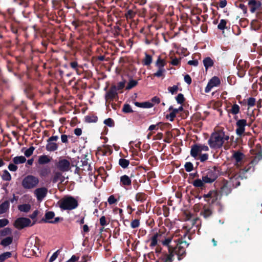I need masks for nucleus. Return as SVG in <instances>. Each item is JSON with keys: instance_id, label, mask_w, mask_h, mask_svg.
Wrapping results in <instances>:
<instances>
[{"instance_id": "nucleus-1", "label": "nucleus", "mask_w": 262, "mask_h": 262, "mask_svg": "<svg viewBox=\"0 0 262 262\" xmlns=\"http://www.w3.org/2000/svg\"><path fill=\"white\" fill-rule=\"evenodd\" d=\"M229 139V136L225 134L224 129L217 128L211 134L208 143L211 148L219 149L223 146L225 142Z\"/></svg>"}, {"instance_id": "nucleus-2", "label": "nucleus", "mask_w": 262, "mask_h": 262, "mask_svg": "<svg viewBox=\"0 0 262 262\" xmlns=\"http://www.w3.org/2000/svg\"><path fill=\"white\" fill-rule=\"evenodd\" d=\"M58 204L62 210H72L78 206L77 201L72 196H66L61 199Z\"/></svg>"}, {"instance_id": "nucleus-3", "label": "nucleus", "mask_w": 262, "mask_h": 262, "mask_svg": "<svg viewBox=\"0 0 262 262\" xmlns=\"http://www.w3.org/2000/svg\"><path fill=\"white\" fill-rule=\"evenodd\" d=\"M39 179L33 175H28L22 180L21 185L25 189H32L39 184Z\"/></svg>"}, {"instance_id": "nucleus-4", "label": "nucleus", "mask_w": 262, "mask_h": 262, "mask_svg": "<svg viewBox=\"0 0 262 262\" xmlns=\"http://www.w3.org/2000/svg\"><path fill=\"white\" fill-rule=\"evenodd\" d=\"M209 150V147L207 145L203 144H195L191 146L190 155L195 159L202 155V151H207Z\"/></svg>"}, {"instance_id": "nucleus-5", "label": "nucleus", "mask_w": 262, "mask_h": 262, "mask_svg": "<svg viewBox=\"0 0 262 262\" xmlns=\"http://www.w3.org/2000/svg\"><path fill=\"white\" fill-rule=\"evenodd\" d=\"M218 176L217 171L213 168L209 169L203 174L202 179L205 183H211L214 182Z\"/></svg>"}, {"instance_id": "nucleus-6", "label": "nucleus", "mask_w": 262, "mask_h": 262, "mask_svg": "<svg viewBox=\"0 0 262 262\" xmlns=\"http://www.w3.org/2000/svg\"><path fill=\"white\" fill-rule=\"evenodd\" d=\"M34 224V222L32 223L28 218L19 217L15 221L14 225L17 229H21L27 227L32 226Z\"/></svg>"}, {"instance_id": "nucleus-7", "label": "nucleus", "mask_w": 262, "mask_h": 262, "mask_svg": "<svg viewBox=\"0 0 262 262\" xmlns=\"http://www.w3.org/2000/svg\"><path fill=\"white\" fill-rule=\"evenodd\" d=\"M39 249L36 245L35 243L33 244L32 242L28 243L24 251L25 256L27 257H31L36 255Z\"/></svg>"}, {"instance_id": "nucleus-8", "label": "nucleus", "mask_w": 262, "mask_h": 262, "mask_svg": "<svg viewBox=\"0 0 262 262\" xmlns=\"http://www.w3.org/2000/svg\"><path fill=\"white\" fill-rule=\"evenodd\" d=\"M247 124V120L245 119H239L237 121L235 132L237 136H242L244 134Z\"/></svg>"}, {"instance_id": "nucleus-9", "label": "nucleus", "mask_w": 262, "mask_h": 262, "mask_svg": "<svg viewBox=\"0 0 262 262\" xmlns=\"http://www.w3.org/2000/svg\"><path fill=\"white\" fill-rule=\"evenodd\" d=\"M221 84L220 78L216 76L213 77L208 82L205 89V93H209L214 87L219 86Z\"/></svg>"}, {"instance_id": "nucleus-10", "label": "nucleus", "mask_w": 262, "mask_h": 262, "mask_svg": "<svg viewBox=\"0 0 262 262\" xmlns=\"http://www.w3.org/2000/svg\"><path fill=\"white\" fill-rule=\"evenodd\" d=\"M48 193V189L46 187H40L36 189L34 194L38 202H41L46 196Z\"/></svg>"}, {"instance_id": "nucleus-11", "label": "nucleus", "mask_w": 262, "mask_h": 262, "mask_svg": "<svg viewBox=\"0 0 262 262\" xmlns=\"http://www.w3.org/2000/svg\"><path fill=\"white\" fill-rule=\"evenodd\" d=\"M244 155L239 151L235 152L233 155V158L235 160V165L237 167H240L243 164Z\"/></svg>"}, {"instance_id": "nucleus-12", "label": "nucleus", "mask_w": 262, "mask_h": 262, "mask_svg": "<svg viewBox=\"0 0 262 262\" xmlns=\"http://www.w3.org/2000/svg\"><path fill=\"white\" fill-rule=\"evenodd\" d=\"M57 167L62 171H67L70 169V162L66 159L60 160L57 164Z\"/></svg>"}, {"instance_id": "nucleus-13", "label": "nucleus", "mask_w": 262, "mask_h": 262, "mask_svg": "<svg viewBox=\"0 0 262 262\" xmlns=\"http://www.w3.org/2000/svg\"><path fill=\"white\" fill-rule=\"evenodd\" d=\"M248 5L249 7L250 12L253 13L261 7V3L259 1L249 0Z\"/></svg>"}, {"instance_id": "nucleus-14", "label": "nucleus", "mask_w": 262, "mask_h": 262, "mask_svg": "<svg viewBox=\"0 0 262 262\" xmlns=\"http://www.w3.org/2000/svg\"><path fill=\"white\" fill-rule=\"evenodd\" d=\"M131 183L132 180L128 176L123 175L120 177V185L121 186H128L131 185Z\"/></svg>"}, {"instance_id": "nucleus-15", "label": "nucleus", "mask_w": 262, "mask_h": 262, "mask_svg": "<svg viewBox=\"0 0 262 262\" xmlns=\"http://www.w3.org/2000/svg\"><path fill=\"white\" fill-rule=\"evenodd\" d=\"M58 145L54 142H51L47 140V143L46 148L48 151H54L58 149Z\"/></svg>"}, {"instance_id": "nucleus-16", "label": "nucleus", "mask_w": 262, "mask_h": 262, "mask_svg": "<svg viewBox=\"0 0 262 262\" xmlns=\"http://www.w3.org/2000/svg\"><path fill=\"white\" fill-rule=\"evenodd\" d=\"M51 158L47 155H41L38 157V163L40 164H46L50 162Z\"/></svg>"}, {"instance_id": "nucleus-17", "label": "nucleus", "mask_w": 262, "mask_h": 262, "mask_svg": "<svg viewBox=\"0 0 262 262\" xmlns=\"http://www.w3.org/2000/svg\"><path fill=\"white\" fill-rule=\"evenodd\" d=\"M117 95V93L116 91V88L111 89L106 94L105 99L106 101L109 100H112L116 97Z\"/></svg>"}, {"instance_id": "nucleus-18", "label": "nucleus", "mask_w": 262, "mask_h": 262, "mask_svg": "<svg viewBox=\"0 0 262 262\" xmlns=\"http://www.w3.org/2000/svg\"><path fill=\"white\" fill-rule=\"evenodd\" d=\"M228 113L229 114H232L233 115H237L239 113L240 106L236 103L233 104L231 105V108L228 110Z\"/></svg>"}, {"instance_id": "nucleus-19", "label": "nucleus", "mask_w": 262, "mask_h": 262, "mask_svg": "<svg viewBox=\"0 0 262 262\" xmlns=\"http://www.w3.org/2000/svg\"><path fill=\"white\" fill-rule=\"evenodd\" d=\"M169 111L170 113L169 115H167L166 118L168 119L170 121H172L174 118L176 117L177 114L179 113L176 108H173L172 106H170L169 108Z\"/></svg>"}, {"instance_id": "nucleus-20", "label": "nucleus", "mask_w": 262, "mask_h": 262, "mask_svg": "<svg viewBox=\"0 0 262 262\" xmlns=\"http://www.w3.org/2000/svg\"><path fill=\"white\" fill-rule=\"evenodd\" d=\"M10 203L8 201H6L0 205V214L6 212L9 208Z\"/></svg>"}, {"instance_id": "nucleus-21", "label": "nucleus", "mask_w": 262, "mask_h": 262, "mask_svg": "<svg viewBox=\"0 0 262 262\" xmlns=\"http://www.w3.org/2000/svg\"><path fill=\"white\" fill-rule=\"evenodd\" d=\"M26 158L23 156H16L13 159V162L15 164L24 163L26 161Z\"/></svg>"}, {"instance_id": "nucleus-22", "label": "nucleus", "mask_w": 262, "mask_h": 262, "mask_svg": "<svg viewBox=\"0 0 262 262\" xmlns=\"http://www.w3.org/2000/svg\"><path fill=\"white\" fill-rule=\"evenodd\" d=\"M18 209L21 212H28L31 209V205L29 204L19 205L18 206Z\"/></svg>"}, {"instance_id": "nucleus-23", "label": "nucleus", "mask_w": 262, "mask_h": 262, "mask_svg": "<svg viewBox=\"0 0 262 262\" xmlns=\"http://www.w3.org/2000/svg\"><path fill=\"white\" fill-rule=\"evenodd\" d=\"M203 63L206 69L207 70L213 66V61L210 58L206 57L203 60Z\"/></svg>"}, {"instance_id": "nucleus-24", "label": "nucleus", "mask_w": 262, "mask_h": 262, "mask_svg": "<svg viewBox=\"0 0 262 262\" xmlns=\"http://www.w3.org/2000/svg\"><path fill=\"white\" fill-rule=\"evenodd\" d=\"M166 65V61L164 59L159 57L156 61V66L158 69H164V67Z\"/></svg>"}, {"instance_id": "nucleus-25", "label": "nucleus", "mask_w": 262, "mask_h": 262, "mask_svg": "<svg viewBox=\"0 0 262 262\" xmlns=\"http://www.w3.org/2000/svg\"><path fill=\"white\" fill-rule=\"evenodd\" d=\"M204 197L211 199V202L213 203L216 199L217 193L215 191H210L208 194H205Z\"/></svg>"}, {"instance_id": "nucleus-26", "label": "nucleus", "mask_w": 262, "mask_h": 262, "mask_svg": "<svg viewBox=\"0 0 262 262\" xmlns=\"http://www.w3.org/2000/svg\"><path fill=\"white\" fill-rule=\"evenodd\" d=\"M50 173V169L48 167H44L39 171V176L42 178H45L47 177Z\"/></svg>"}, {"instance_id": "nucleus-27", "label": "nucleus", "mask_w": 262, "mask_h": 262, "mask_svg": "<svg viewBox=\"0 0 262 262\" xmlns=\"http://www.w3.org/2000/svg\"><path fill=\"white\" fill-rule=\"evenodd\" d=\"M13 238L12 237L9 236L5 238L1 241V245L3 246H7L10 245L12 242Z\"/></svg>"}, {"instance_id": "nucleus-28", "label": "nucleus", "mask_w": 262, "mask_h": 262, "mask_svg": "<svg viewBox=\"0 0 262 262\" xmlns=\"http://www.w3.org/2000/svg\"><path fill=\"white\" fill-rule=\"evenodd\" d=\"M12 255L10 252H6L0 255V262H4L6 259L10 258Z\"/></svg>"}, {"instance_id": "nucleus-29", "label": "nucleus", "mask_w": 262, "mask_h": 262, "mask_svg": "<svg viewBox=\"0 0 262 262\" xmlns=\"http://www.w3.org/2000/svg\"><path fill=\"white\" fill-rule=\"evenodd\" d=\"M55 216V214L52 211H49L46 212L45 214V219L46 221L47 222L50 223V222L53 220V219L54 218Z\"/></svg>"}, {"instance_id": "nucleus-30", "label": "nucleus", "mask_w": 262, "mask_h": 262, "mask_svg": "<svg viewBox=\"0 0 262 262\" xmlns=\"http://www.w3.org/2000/svg\"><path fill=\"white\" fill-rule=\"evenodd\" d=\"M2 177L4 181H9L11 180V174L7 170H5L3 171Z\"/></svg>"}, {"instance_id": "nucleus-31", "label": "nucleus", "mask_w": 262, "mask_h": 262, "mask_svg": "<svg viewBox=\"0 0 262 262\" xmlns=\"http://www.w3.org/2000/svg\"><path fill=\"white\" fill-rule=\"evenodd\" d=\"M251 25L253 30H257L260 28L261 25L258 20L254 19L251 21Z\"/></svg>"}, {"instance_id": "nucleus-32", "label": "nucleus", "mask_w": 262, "mask_h": 262, "mask_svg": "<svg viewBox=\"0 0 262 262\" xmlns=\"http://www.w3.org/2000/svg\"><path fill=\"white\" fill-rule=\"evenodd\" d=\"M227 24V20L225 19H221L217 25V28L219 30L224 31L225 28H226V25Z\"/></svg>"}, {"instance_id": "nucleus-33", "label": "nucleus", "mask_w": 262, "mask_h": 262, "mask_svg": "<svg viewBox=\"0 0 262 262\" xmlns=\"http://www.w3.org/2000/svg\"><path fill=\"white\" fill-rule=\"evenodd\" d=\"M161 235L156 233L151 238V243L150 246L151 247H154L156 245H157L158 243V239L159 236H160Z\"/></svg>"}, {"instance_id": "nucleus-34", "label": "nucleus", "mask_w": 262, "mask_h": 262, "mask_svg": "<svg viewBox=\"0 0 262 262\" xmlns=\"http://www.w3.org/2000/svg\"><path fill=\"white\" fill-rule=\"evenodd\" d=\"M205 183L203 181V179H196L193 182V185L196 187H202L204 186V184Z\"/></svg>"}, {"instance_id": "nucleus-35", "label": "nucleus", "mask_w": 262, "mask_h": 262, "mask_svg": "<svg viewBox=\"0 0 262 262\" xmlns=\"http://www.w3.org/2000/svg\"><path fill=\"white\" fill-rule=\"evenodd\" d=\"M138 84V81L137 80H134V79H130L126 87V89L127 90H130L131 89H132L133 88L136 86Z\"/></svg>"}, {"instance_id": "nucleus-36", "label": "nucleus", "mask_w": 262, "mask_h": 262, "mask_svg": "<svg viewBox=\"0 0 262 262\" xmlns=\"http://www.w3.org/2000/svg\"><path fill=\"white\" fill-rule=\"evenodd\" d=\"M119 164L122 168H125L128 166L129 162L128 160L120 159L119 161Z\"/></svg>"}, {"instance_id": "nucleus-37", "label": "nucleus", "mask_w": 262, "mask_h": 262, "mask_svg": "<svg viewBox=\"0 0 262 262\" xmlns=\"http://www.w3.org/2000/svg\"><path fill=\"white\" fill-rule=\"evenodd\" d=\"M152 62V57L150 55L145 54V58L143 60V63L144 65L148 66L151 64Z\"/></svg>"}, {"instance_id": "nucleus-38", "label": "nucleus", "mask_w": 262, "mask_h": 262, "mask_svg": "<svg viewBox=\"0 0 262 262\" xmlns=\"http://www.w3.org/2000/svg\"><path fill=\"white\" fill-rule=\"evenodd\" d=\"M35 150V148L33 146H31L29 148L27 149L24 151V155L27 157H30L33 153Z\"/></svg>"}, {"instance_id": "nucleus-39", "label": "nucleus", "mask_w": 262, "mask_h": 262, "mask_svg": "<svg viewBox=\"0 0 262 262\" xmlns=\"http://www.w3.org/2000/svg\"><path fill=\"white\" fill-rule=\"evenodd\" d=\"M230 186V182H226L222 187L221 189L223 193H228L230 191V188H228Z\"/></svg>"}, {"instance_id": "nucleus-40", "label": "nucleus", "mask_w": 262, "mask_h": 262, "mask_svg": "<svg viewBox=\"0 0 262 262\" xmlns=\"http://www.w3.org/2000/svg\"><path fill=\"white\" fill-rule=\"evenodd\" d=\"M165 72L164 69H158L157 72L154 73V76L157 77H162L164 76Z\"/></svg>"}, {"instance_id": "nucleus-41", "label": "nucleus", "mask_w": 262, "mask_h": 262, "mask_svg": "<svg viewBox=\"0 0 262 262\" xmlns=\"http://www.w3.org/2000/svg\"><path fill=\"white\" fill-rule=\"evenodd\" d=\"M136 200L137 201H143L145 200V195L142 193H138L136 196Z\"/></svg>"}, {"instance_id": "nucleus-42", "label": "nucleus", "mask_w": 262, "mask_h": 262, "mask_svg": "<svg viewBox=\"0 0 262 262\" xmlns=\"http://www.w3.org/2000/svg\"><path fill=\"white\" fill-rule=\"evenodd\" d=\"M261 158H262V154H261V152L260 150L255 154V156L254 159L253 161V162H258L259 160H260L261 159Z\"/></svg>"}, {"instance_id": "nucleus-43", "label": "nucleus", "mask_w": 262, "mask_h": 262, "mask_svg": "<svg viewBox=\"0 0 262 262\" xmlns=\"http://www.w3.org/2000/svg\"><path fill=\"white\" fill-rule=\"evenodd\" d=\"M107 202L110 205L114 204L117 203V200L115 198L113 195H111L109 196L107 200Z\"/></svg>"}, {"instance_id": "nucleus-44", "label": "nucleus", "mask_w": 262, "mask_h": 262, "mask_svg": "<svg viewBox=\"0 0 262 262\" xmlns=\"http://www.w3.org/2000/svg\"><path fill=\"white\" fill-rule=\"evenodd\" d=\"M123 111L126 113H129L133 112V110L129 104H125L123 107Z\"/></svg>"}, {"instance_id": "nucleus-45", "label": "nucleus", "mask_w": 262, "mask_h": 262, "mask_svg": "<svg viewBox=\"0 0 262 262\" xmlns=\"http://www.w3.org/2000/svg\"><path fill=\"white\" fill-rule=\"evenodd\" d=\"M176 100L179 104H182L184 101V97L183 94H179L176 97Z\"/></svg>"}, {"instance_id": "nucleus-46", "label": "nucleus", "mask_w": 262, "mask_h": 262, "mask_svg": "<svg viewBox=\"0 0 262 262\" xmlns=\"http://www.w3.org/2000/svg\"><path fill=\"white\" fill-rule=\"evenodd\" d=\"M193 167V164L190 162H187L185 165V169L188 172L192 171Z\"/></svg>"}, {"instance_id": "nucleus-47", "label": "nucleus", "mask_w": 262, "mask_h": 262, "mask_svg": "<svg viewBox=\"0 0 262 262\" xmlns=\"http://www.w3.org/2000/svg\"><path fill=\"white\" fill-rule=\"evenodd\" d=\"M255 98L251 97L248 99L247 104L249 107L253 106L255 105Z\"/></svg>"}, {"instance_id": "nucleus-48", "label": "nucleus", "mask_w": 262, "mask_h": 262, "mask_svg": "<svg viewBox=\"0 0 262 262\" xmlns=\"http://www.w3.org/2000/svg\"><path fill=\"white\" fill-rule=\"evenodd\" d=\"M140 222L138 220H133L130 224V226L133 228H136L139 226Z\"/></svg>"}, {"instance_id": "nucleus-49", "label": "nucleus", "mask_w": 262, "mask_h": 262, "mask_svg": "<svg viewBox=\"0 0 262 262\" xmlns=\"http://www.w3.org/2000/svg\"><path fill=\"white\" fill-rule=\"evenodd\" d=\"M59 255V252L58 250L55 252L50 257L49 259V262H53L58 257Z\"/></svg>"}, {"instance_id": "nucleus-50", "label": "nucleus", "mask_w": 262, "mask_h": 262, "mask_svg": "<svg viewBox=\"0 0 262 262\" xmlns=\"http://www.w3.org/2000/svg\"><path fill=\"white\" fill-rule=\"evenodd\" d=\"M208 158V155L207 154H203L201 155L198 159H199L201 162L206 161Z\"/></svg>"}, {"instance_id": "nucleus-51", "label": "nucleus", "mask_w": 262, "mask_h": 262, "mask_svg": "<svg viewBox=\"0 0 262 262\" xmlns=\"http://www.w3.org/2000/svg\"><path fill=\"white\" fill-rule=\"evenodd\" d=\"M178 90V87L177 85H173L168 88V91L172 94L176 93Z\"/></svg>"}, {"instance_id": "nucleus-52", "label": "nucleus", "mask_w": 262, "mask_h": 262, "mask_svg": "<svg viewBox=\"0 0 262 262\" xmlns=\"http://www.w3.org/2000/svg\"><path fill=\"white\" fill-rule=\"evenodd\" d=\"M9 223V221L7 219H4L0 220V228L4 227L7 225Z\"/></svg>"}, {"instance_id": "nucleus-53", "label": "nucleus", "mask_w": 262, "mask_h": 262, "mask_svg": "<svg viewBox=\"0 0 262 262\" xmlns=\"http://www.w3.org/2000/svg\"><path fill=\"white\" fill-rule=\"evenodd\" d=\"M8 169L11 171H16L17 169V166L14 163H10L8 166Z\"/></svg>"}, {"instance_id": "nucleus-54", "label": "nucleus", "mask_w": 262, "mask_h": 262, "mask_svg": "<svg viewBox=\"0 0 262 262\" xmlns=\"http://www.w3.org/2000/svg\"><path fill=\"white\" fill-rule=\"evenodd\" d=\"M135 13L133 11L129 10L127 11L126 14H125V16L127 18H132L135 16Z\"/></svg>"}, {"instance_id": "nucleus-55", "label": "nucleus", "mask_w": 262, "mask_h": 262, "mask_svg": "<svg viewBox=\"0 0 262 262\" xmlns=\"http://www.w3.org/2000/svg\"><path fill=\"white\" fill-rule=\"evenodd\" d=\"M105 124L107 125L108 126H112L114 124V122L113 120L111 118H108L105 119L104 121Z\"/></svg>"}, {"instance_id": "nucleus-56", "label": "nucleus", "mask_w": 262, "mask_h": 262, "mask_svg": "<svg viewBox=\"0 0 262 262\" xmlns=\"http://www.w3.org/2000/svg\"><path fill=\"white\" fill-rule=\"evenodd\" d=\"M61 176V174L60 172H55L54 174V177H53V182L54 183L57 182L58 179L60 178Z\"/></svg>"}, {"instance_id": "nucleus-57", "label": "nucleus", "mask_w": 262, "mask_h": 262, "mask_svg": "<svg viewBox=\"0 0 262 262\" xmlns=\"http://www.w3.org/2000/svg\"><path fill=\"white\" fill-rule=\"evenodd\" d=\"M11 233V230L9 228H5L2 232V235H9Z\"/></svg>"}, {"instance_id": "nucleus-58", "label": "nucleus", "mask_w": 262, "mask_h": 262, "mask_svg": "<svg viewBox=\"0 0 262 262\" xmlns=\"http://www.w3.org/2000/svg\"><path fill=\"white\" fill-rule=\"evenodd\" d=\"M125 84V81H122L119 82L118 83V85L117 86V89L118 90L122 89L124 87Z\"/></svg>"}, {"instance_id": "nucleus-59", "label": "nucleus", "mask_w": 262, "mask_h": 262, "mask_svg": "<svg viewBox=\"0 0 262 262\" xmlns=\"http://www.w3.org/2000/svg\"><path fill=\"white\" fill-rule=\"evenodd\" d=\"M172 255L171 254L165 255L163 260L164 262H171Z\"/></svg>"}, {"instance_id": "nucleus-60", "label": "nucleus", "mask_w": 262, "mask_h": 262, "mask_svg": "<svg viewBox=\"0 0 262 262\" xmlns=\"http://www.w3.org/2000/svg\"><path fill=\"white\" fill-rule=\"evenodd\" d=\"M171 240H172V238L171 237H167L166 238H165L163 242H162V244L164 245H165V246H168L169 244L170 243V242H171Z\"/></svg>"}, {"instance_id": "nucleus-61", "label": "nucleus", "mask_w": 262, "mask_h": 262, "mask_svg": "<svg viewBox=\"0 0 262 262\" xmlns=\"http://www.w3.org/2000/svg\"><path fill=\"white\" fill-rule=\"evenodd\" d=\"M184 80L188 84H190L191 83V78L188 74L184 76Z\"/></svg>"}, {"instance_id": "nucleus-62", "label": "nucleus", "mask_w": 262, "mask_h": 262, "mask_svg": "<svg viewBox=\"0 0 262 262\" xmlns=\"http://www.w3.org/2000/svg\"><path fill=\"white\" fill-rule=\"evenodd\" d=\"M100 224L101 226H105L107 224L105 216H101L100 219Z\"/></svg>"}, {"instance_id": "nucleus-63", "label": "nucleus", "mask_w": 262, "mask_h": 262, "mask_svg": "<svg viewBox=\"0 0 262 262\" xmlns=\"http://www.w3.org/2000/svg\"><path fill=\"white\" fill-rule=\"evenodd\" d=\"M227 2L226 0H220V3H219V6L221 8H223L225 7L227 5Z\"/></svg>"}, {"instance_id": "nucleus-64", "label": "nucleus", "mask_w": 262, "mask_h": 262, "mask_svg": "<svg viewBox=\"0 0 262 262\" xmlns=\"http://www.w3.org/2000/svg\"><path fill=\"white\" fill-rule=\"evenodd\" d=\"M239 8L243 11V12L244 13H247V7L244 4H239Z\"/></svg>"}]
</instances>
